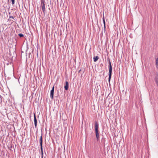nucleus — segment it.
Segmentation results:
<instances>
[{
    "mask_svg": "<svg viewBox=\"0 0 158 158\" xmlns=\"http://www.w3.org/2000/svg\"><path fill=\"white\" fill-rule=\"evenodd\" d=\"M40 152L41 153V155L42 156V158H43V147H40Z\"/></svg>",
    "mask_w": 158,
    "mask_h": 158,
    "instance_id": "nucleus-11",
    "label": "nucleus"
},
{
    "mask_svg": "<svg viewBox=\"0 0 158 158\" xmlns=\"http://www.w3.org/2000/svg\"><path fill=\"white\" fill-rule=\"evenodd\" d=\"M69 88V83L67 81H65V85L64 86V88L65 90H67Z\"/></svg>",
    "mask_w": 158,
    "mask_h": 158,
    "instance_id": "nucleus-7",
    "label": "nucleus"
},
{
    "mask_svg": "<svg viewBox=\"0 0 158 158\" xmlns=\"http://www.w3.org/2000/svg\"><path fill=\"white\" fill-rule=\"evenodd\" d=\"M93 59L94 61L96 62L98 59L99 57L98 56H94Z\"/></svg>",
    "mask_w": 158,
    "mask_h": 158,
    "instance_id": "nucleus-9",
    "label": "nucleus"
},
{
    "mask_svg": "<svg viewBox=\"0 0 158 158\" xmlns=\"http://www.w3.org/2000/svg\"><path fill=\"white\" fill-rule=\"evenodd\" d=\"M108 61H109V77L108 78V82L109 83H110V79L111 77L112 73V66L111 64V63L110 61V60L109 59L108 60Z\"/></svg>",
    "mask_w": 158,
    "mask_h": 158,
    "instance_id": "nucleus-2",
    "label": "nucleus"
},
{
    "mask_svg": "<svg viewBox=\"0 0 158 158\" xmlns=\"http://www.w3.org/2000/svg\"><path fill=\"white\" fill-rule=\"evenodd\" d=\"M44 3L45 1L44 0H41V6L42 10L44 13H45V4Z\"/></svg>",
    "mask_w": 158,
    "mask_h": 158,
    "instance_id": "nucleus-3",
    "label": "nucleus"
},
{
    "mask_svg": "<svg viewBox=\"0 0 158 158\" xmlns=\"http://www.w3.org/2000/svg\"><path fill=\"white\" fill-rule=\"evenodd\" d=\"M155 81L157 85V86L158 87V74H157L155 76Z\"/></svg>",
    "mask_w": 158,
    "mask_h": 158,
    "instance_id": "nucleus-6",
    "label": "nucleus"
},
{
    "mask_svg": "<svg viewBox=\"0 0 158 158\" xmlns=\"http://www.w3.org/2000/svg\"><path fill=\"white\" fill-rule=\"evenodd\" d=\"M156 68L158 69V57L156 59Z\"/></svg>",
    "mask_w": 158,
    "mask_h": 158,
    "instance_id": "nucleus-12",
    "label": "nucleus"
},
{
    "mask_svg": "<svg viewBox=\"0 0 158 158\" xmlns=\"http://www.w3.org/2000/svg\"><path fill=\"white\" fill-rule=\"evenodd\" d=\"M12 2V3L13 5L15 4V0H11Z\"/></svg>",
    "mask_w": 158,
    "mask_h": 158,
    "instance_id": "nucleus-15",
    "label": "nucleus"
},
{
    "mask_svg": "<svg viewBox=\"0 0 158 158\" xmlns=\"http://www.w3.org/2000/svg\"><path fill=\"white\" fill-rule=\"evenodd\" d=\"M10 18H12V19H13V18H14L13 17V16H10Z\"/></svg>",
    "mask_w": 158,
    "mask_h": 158,
    "instance_id": "nucleus-16",
    "label": "nucleus"
},
{
    "mask_svg": "<svg viewBox=\"0 0 158 158\" xmlns=\"http://www.w3.org/2000/svg\"><path fill=\"white\" fill-rule=\"evenodd\" d=\"M54 86H53L50 92V98L51 99H53Z\"/></svg>",
    "mask_w": 158,
    "mask_h": 158,
    "instance_id": "nucleus-4",
    "label": "nucleus"
},
{
    "mask_svg": "<svg viewBox=\"0 0 158 158\" xmlns=\"http://www.w3.org/2000/svg\"><path fill=\"white\" fill-rule=\"evenodd\" d=\"M18 35L20 37H22L24 36L21 33L19 34Z\"/></svg>",
    "mask_w": 158,
    "mask_h": 158,
    "instance_id": "nucleus-13",
    "label": "nucleus"
},
{
    "mask_svg": "<svg viewBox=\"0 0 158 158\" xmlns=\"http://www.w3.org/2000/svg\"><path fill=\"white\" fill-rule=\"evenodd\" d=\"M34 122L35 127L36 128L37 125V120L36 118L35 114V113H34Z\"/></svg>",
    "mask_w": 158,
    "mask_h": 158,
    "instance_id": "nucleus-5",
    "label": "nucleus"
},
{
    "mask_svg": "<svg viewBox=\"0 0 158 158\" xmlns=\"http://www.w3.org/2000/svg\"><path fill=\"white\" fill-rule=\"evenodd\" d=\"M40 147L42 146V138L41 135L40 136Z\"/></svg>",
    "mask_w": 158,
    "mask_h": 158,
    "instance_id": "nucleus-10",
    "label": "nucleus"
},
{
    "mask_svg": "<svg viewBox=\"0 0 158 158\" xmlns=\"http://www.w3.org/2000/svg\"><path fill=\"white\" fill-rule=\"evenodd\" d=\"M98 122L95 121V134L97 141H98L100 138V136L99 134V131L98 130Z\"/></svg>",
    "mask_w": 158,
    "mask_h": 158,
    "instance_id": "nucleus-1",
    "label": "nucleus"
},
{
    "mask_svg": "<svg viewBox=\"0 0 158 158\" xmlns=\"http://www.w3.org/2000/svg\"><path fill=\"white\" fill-rule=\"evenodd\" d=\"M102 20H103V21L104 25V30L105 31H106V23H105V21L104 16H103V18H102Z\"/></svg>",
    "mask_w": 158,
    "mask_h": 158,
    "instance_id": "nucleus-8",
    "label": "nucleus"
},
{
    "mask_svg": "<svg viewBox=\"0 0 158 158\" xmlns=\"http://www.w3.org/2000/svg\"><path fill=\"white\" fill-rule=\"evenodd\" d=\"M2 97H1V95H0V103H1L2 102Z\"/></svg>",
    "mask_w": 158,
    "mask_h": 158,
    "instance_id": "nucleus-14",
    "label": "nucleus"
}]
</instances>
